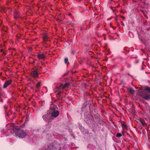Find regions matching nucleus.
<instances>
[{"instance_id":"obj_10","label":"nucleus","mask_w":150,"mask_h":150,"mask_svg":"<svg viewBox=\"0 0 150 150\" xmlns=\"http://www.w3.org/2000/svg\"><path fill=\"white\" fill-rule=\"evenodd\" d=\"M128 91L129 93L131 94H134V91L132 88H129L128 89Z\"/></svg>"},{"instance_id":"obj_12","label":"nucleus","mask_w":150,"mask_h":150,"mask_svg":"<svg viewBox=\"0 0 150 150\" xmlns=\"http://www.w3.org/2000/svg\"><path fill=\"white\" fill-rule=\"evenodd\" d=\"M140 122L143 126H145L147 125V124L146 123L145 120L144 119H141L140 120Z\"/></svg>"},{"instance_id":"obj_19","label":"nucleus","mask_w":150,"mask_h":150,"mask_svg":"<svg viewBox=\"0 0 150 150\" xmlns=\"http://www.w3.org/2000/svg\"><path fill=\"white\" fill-rule=\"evenodd\" d=\"M2 10H3V11L4 12H6V11L5 10V8H3V7H2Z\"/></svg>"},{"instance_id":"obj_18","label":"nucleus","mask_w":150,"mask_h":150,"mask_svg":"<svg viewBox=\"0 0 150 150\" xmlns=\"http://www.w3.org/2000/svg\"><path fill=\"white\" fill-rule=\"evenodd\" d=\"M122 135V134L120 133H118L117 134V137H121Z\"/></svg>"},{"instance_id":"obj_3","label":"nucleus","mask_w":150,"mask_h":150,"mask_svg":"<svg viewBox=\"0 0 150 150\" xmlns=\"http://www.w3.org/2000/svg\"><path fill=\"white\" fill-rule=\"evenodd\" d=\"M15 134L21 138H24L26 135V133L25 131L22 129H21L18 127H16V131H15Z\"/></svg>"},{"instance_id":"obj_2","label":"nucleus","mask_w":150,"mask_h":150,"mask_svg":"<svg viewBox=\"0 0 150 150\" xmlns=\"http://www.w3.org/2000/svg\"><path fill=\"white\" fill-rule=\"evenodd\" d=\"M6 127L5 129H1V131H3L5 133L7 132L9 133H11L12 131H13L15 133L16 127H15L13 124H8L6 126Z\"/></svg>"},{"instance_id":"obj_20","label":"nucleus","mask_w":150,"mask_h":150,"mask_svg":"<svg viewBox=\"0 0 150 150\" xmlns=\"http://www.w3.org/2000/svg\"><path fill=\"white\" fill-rule=\"evenodd\" d=\"M67 73H65V74H63L62 76V77H64V76H65L67 75Z\"/></svg>"},{"instance_id":"obj_6","label":"nucleus","mask_w":150,"mask_h":150,"mask_svg":"<svg viewBox=\"0 0 150 150\" xmlns=\"http://www.w3.org/2000/svg\"><path fill=\"white\" fill-rule=\"evenodd\" d=\"M12 82V81L11 80H9L8 81H6L5 83L4 86L3 88H6L7 86H8Z\"/></svg>"},{"instance_id":"obj_7","label":"nucleus","mask_w":150,"mask_h":150,"mask_svg":"<svg viewBox=\"0 0 150 150\" xmlns=\"http://www.w3.org/2000/svg\"><path fill=\"white\" fill-rule=\"evenodd\" d=\"M38 57L39 59H44L45 58V55L43 54H38Z\"/></svg>"},{"instance_id":"obj_17","label":"nucleus","mask_w":150,"mask_h":150,"mask_svg":"<svg viewBox=\"0 0 150 150\" xmlns=\"http://www.w3.org/2000/svg\"><path fill=\"white\" fill-rule=\"evenodd\" d=\"M68 61V58H65L64 59V63L65 64H67Z\"/></svg>"},{"instance_id":"obj_5","label":"nucleus","mask_w":150,"mask_h":150,"mask_svg":"<svg viewBox=\"0 0 150 150\" xmlns=\"http://www.w3.org/2000/svg\"><path fill=\"white\" fill-rule=\"evenodd\" d=\"M40 74L39 73V71L38 69H36L31 73V75L35 78L36 77L38 78V76Z\"/></svg>"},{"instance_id":"obj_14","label":"nucleus","mask_w":150,"mask_h":150,"mask_svg":"<svg viewBox=\"0 0 150 150\" xmlns=\"http://www.w3.org/2000/svg\"><path fill=\"white\" fill-rule=\"evenodd\" d=\"M49 114L47 113L45 115L42 116V118L44 120H46L49 117Z\"/></svg>"},{"instance_id":"obj_25","label":"nucleus","mask_w":150,"mask_h":150,"mask_svg":"<svg viewBox=\"0 0 150 150\" xmlns=\"http://www.w3.org/2000/svg\"><path fill=\"white\" fill-rule=\"evenodd\" d=\"M125 19V18L124 17H123V20H124V19Z\"/></svg>"},{"instance_id":"obj_1","label":"nucleus","mask_w":150,"mask_h":150,"mask_svg":"<svg viewBox=\"0 0 150 150\" xmlns=\"http://www.w3.org/2000/svg\"><path fill=\"white\" fill-rule=\"evenodd\" d=\"M139 95L142 98L146 100H150V87L147 86L144 87L143 90L139 93Z\"/></svg>"},{"instance_id":"obj_21","label":"nucleus","mask_w":150,"mask_h":150,"mask_svg":"<svg viewBox=\"0 0 150 150\" xmlns=\"http://www.w3.org/2000/svg\"><path fill=\"white\" fill-rule=\"evenodd\" d=\"M57 21L58 22H60V21H61V20H60V19H57Z\"/></svg>"},{"instance_id":"obj_4","label":"nucleus","mask_w":150,"mask_h":150,"mask_svg":"<svg viewBox=\"0 0 150 150\" xmlns=\"http://www.w3.org/2000/svg\"><path fill=\"white\" fill-rule=\"evenodd\" d=\"M50 111L49 113L51 114L52 117H56L59 115V111L58 110H55L54 108H50Z\"/></svg>"},{"instance_id":"obj_24","label":"nucleus","mask_w":150,"mask_h":150,"mask_svg":"<svg viewBox=\"0 0 150 150\" xmlns=\"http://www.w3.org/2000/svg\"><path fill=\"white\" fill-rule=\"evenodd\" d=\"M127 135H128L129 137H130V136L129 135L128 133H127Z\"/></svg>"},{"instance_id":"obj_22","label":"nucleus","mask_w":150,"mask_h":150,"mask_svg":"<svg viewBox=\"0 0 150 150\" xmlns=\"http://www.w3.org/2000/svg\"><path fill=\"white\" fill-rule=\"evenodd\" d=\"M144 103L145 104H148V103L146 102H144Z\"/></svg>"},{"instance_id":"obj_16","label":"nucleus","mask_w":150,"mask_h":150,"mask_svg":"<svg viewBox=\"0 0 150 150\" xmlns=\"http://www.w3.org/2000/svg\"><path fill=\"white\" fill-rule=\"evenodd\" d=\"M122 127L123 128H126L127 127V125H126L122 124Z\"/></svg>"},{"instance_id":"obj_9","label":"nucleus","mask_w":150,"mask_h":150,"mask_svg":"<svg viewBox=\"0 0 150 150\" xmlns=\"http://www.w3.org/2000/svg\"><path fill=\"white\" fill-rule=\"evenodd\" d=\"M69 84L68 83H66L64 84H62L61 85V86L62 87V89H64L65 88L67 87L69 85Z\"/></svg>"},{"instance_id":"obj_23","label":"nucleus","mask_w":150,"mask_h":150,"mask_svg":"<svg viewBox=\"0 0 150 150\" xmlns=\"http://www.w3.org/2000/svg\"><path fill=\"white\" fill-rule=\"evenodd\" d=\"M122 25H124V23H123V22H122Z\"/></svg>"},{"instance_id":"obj_13","label":"nucleus","mask_w":150,"mask_h":150,"mask_svg":"<svg viewBox=\"0 0 150 150\" xmlns=\"http://www.w3.org/2000/svg\"><path fill=\"white\" fill-rule=\"evenodd\" d=\"M87 105V103L86 102H85L83 104V106L81 108L82 111H83L84 110V109L86 108Z\"/></svg>"},{"instance_id":"obj_11","label":"nucleus","mask_w":150,"mask_h":150,"mask_svg":"<svg viewBox=\"0 0 150 150\" xmlns=\"http://www.w3.org/2000/svg\"><path fill=\"white\" fill-rule=\"evenodd\" d=\"M57 91H58V94L59 95L61 93V91L62 89V87L60 85L59 87L57 88Z\"/></svg>"},{"instance_id":"obj_8","label":"nucleus","mask_w":150,"mask_h":150,"mask_svg":"<svg viewBox=\"0 0 150 150\" xmlns=\"http://www.w3.org/2000/svg\"><path fill=\"white\" fill-rule=\"evenodd\" d=\"M19 17V13L17 11H15L14 18L15 19H17Z\"/></svg>"},{"instance_id":"obj_15","label":"nucleus","mask_w":150,"mask_h":150,"mask_svg":"<svg viewBox=\"0 0 150 150\" xmlns=\"http://www.w3.org/2000/svg\"><path fill=\"white\" fill-rule=\"evenodd\" d=\"M40 84L41 83L40 82H39L37 84L36 86L37 88H38L40 86Z\"/></svg>"}]
</instances>
